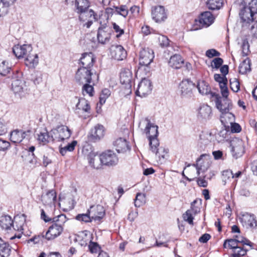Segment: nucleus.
Segmentation results:
<instances>
[{"label": "nucleus", "instance_id": "nucleus-1", "mask_svg": "<svg viewBox=\"0 0 257 257\" xmlns=\"http://www.w3.org/2000/svg\"><path fill=\"white\" fill-rule=\"evenodd\" d=\"M90 5L89 0H75V11L79 15V20L82 22L87 21L83 25L87 28H89L93 24L92 20L88 19L93 18L94 21L98 20L97 14L92 9H89Z\"/></svg>", "mask_w": 257, "mask_h": 257}, {"label": "nucleus", "instance_id": "nucleus-2", "mask_svg": "<svg viewBox=\"0 0 257 257\" xmlns=\"http://www.w3.org/2000/svg\"><path fill=\"white\" fill-rule=\"evenodd\" d=\"M257 0H243V7L241 9L239 16L243 23L249 24L252 22V17L254 11L257 10L255 8V3Z\"/></svg>", "mask_w": 257, "mask_h": 257}, {"label": "nucleus", "instance_id": "nucleus-3", "mask_svg": "<svg viewBox=\"0 0 257 257\" xmlns=\"http://www.w3.org/2000/svg\"><path fill=\"white\" fill-rule=\"evenodd\" d=\"M97 21L99 22L100 26L98 29L97 39L99 43L105 44L109 42L110 38V30L107 27L108 17L105 14L99 15V18Z\"/></svg>", "mask_w": 257, "mask_h": 257}, {"label": "nucleus", "instance_id": "nucleus-4", "mask_svg": "<svg viewBox=\"0 0 257 257\" xmlns=\"http://www.w3.org/2000/svg\"><path fill=\"white\" fill-rule=\"evenodd\" d=\"M211 98L215 101L216 108L222 114L227 113L232 107V103L228 98H222L218 94L212 93Z\"/></svg>", "mask_w": 257, "mask_h": 257}, {"label": "nucleus", "instance_id": "nucleus-5", "mask_svg": "<svg viewBox=\"0 0 257 257\" xmlns=\"http://www.w3.org/2000/svg\"><path fill=\"white\" fill-rule=\"evenodd\" d=\"M144 120L147 122L144 132L149 141V146H151L154 144V141H159L158 139V126L151 123L148 117H146Z\"/></svg>", "mask_w": 257, "mask_h": 257}, {"label": "nucleus", "instance_id": "nucleus-6", "mask_svg": "<svg viewBox=\"0 0 257 257\" xmlns=\"http://www.w3.org/2000/svg\"><path fill=\"white\" fill-rule=\"evenodd\" d=\"M231 152L232 157L237 159L245 153V147L243 141L237 138H233L230 141Z\"/></svg>", "mask_w": 257, "mask_h": 257}, {"label": "nucleus", "instance_id": "nucleus-7", "mask_svg": "<svg viewBox=\"0 0 257 257\" xmlns=\"http://www.w3.org/2000/svg\"><path fill=\"white\" fill-rule=\"evenodd\" d=\"M151 16L152 19L157 23L164 22L168 17L167 11L162 6L153 7L151 10Z\"/></svg>", "mask_w": 257, "mask_h": 257}, {"label": "nucleus", "instance_id": "nucleus-8", "mask_svg": "<svg viewBox=\"0 0 257 257\" xmlns=\"http://www.w3.org/2000/svg\"><path fill=\"white\" fill-rule=\"evenodd\" d=\"M92 75V70L79 68L76 73L75 79L76 82L80 85L84 83H91Z\"/></svg>", "mask_w": 257, "mask_h": 257}, {"label": "nucleus", "instance_id": "nucleus-9", "mask_svg": "<svg viewBox=\"0 0 257 257\" xmlns=\"http://www.w3.org/2000/svg\"><path fill=\"white\" fill-rule=\"evenodd\" d=\"M152 90L151 81L145 77L142 78L141 81L139 83L136 94L140 97H145L150 94Z\"/></svg>", "mask_w": 257, "mask_h": 257}, {"label": "nucleus", "instance_id": "nucleus-10", "mask_svg": "<svg viewBox=\"0 0 257 257\" xmlns=\"http://www.w3.org/2000/svg\"><path fill=\"white\" fill-rule=\"evenodd\" d=\"M195 84L189 79H183L179 84V90L182 97H190Z\"/></svg>", "mask_w": 257, "mask_h": 257}, {"label": "nucleus", "instance_id": "nucleus-11", "mask_svg": "<svg viewBox=\"0 0 257 257\" xmlns=\"http://www.w3.org/2000/svg\"><path fill=\"white\" fill-rule=\"evenodd\" d=\"M239 220L242 226L246 228L256 229L257 220L253 214L245 213L239 218Z\"/></svg>", "mask_w": 257, "mask_h": 257}, {"label": "nucleus", "instance_id": "nucleus-12", "mask_svg": "<svg viewBox=\"0 0 257 257\" xmlns=\"http://www.w3.org/2000/svg\"><path fill=\"white\" fill-rule=\"evenodd\" d=\"M154 144L150 146V148L152 153H154L156 157L159 159V161L161 163L164 161L166 155L168 154V150L164 147H160L159 141H154Z\"/></svg>", "mask_w": 257, "mask_h": 257}, {"label": "nucleus", "instance_id": "nucleus-13", "mask_svg": "<svg viewBox=\"0 0 257 257\" xmlns=\"http://www.w3.org/2000/svg\"><path fill=\"white\" fill-rule=\"evenodd\" d=\"M214 20V17L210 12L206 11L202 13L198 17V20H196V24H199L200 28H207L210 26Z\"/></svg>", "mask_w": 257, "mask_h": 257}, {"label": "nucleus", "instance_id": "nucleus-14", "mask_svg": "<svg viewBox=\"0 0 257 257\" xmlns=\"http://www.w3.org/2000/svg\"><path fill=\"white\" fill-rule=\"evenodd\" d=\"M154 58L153 51L148 48H143L140 52V65H149Z\"/></svg>", "mask_w": 257, "mask_h": 257}, {"label": "nucleus", "instance_id": "nucleus-15", "mask_svg": "<svg viewBox=\"0 0 257 257\" xmlns=\"http://www.w3.org/2000/svg\"><path fill=\"white\" fill-rule=\"evenodd\" d=\"M88 210L94 221H100L105 215V210L101 205H92Z\"/></svg>", "mask_w": 257, "mask_h": 257}, {"label": "nucleus", "instance_id": "nucleus-16", "mask_svg": "<svg viewBox=\"0 0 257 257\" xmlns=\"http://www.w3.org/2000/svg\"><path fill=\"white\" fill-rule=\"evenodd\" d=\"M33 48L30 45H16L13 48V53L19 59L25 58L32 52Z\"/></svg>", "mask_w": 257, "mask_h": 257}, {"label": "nucleus", "instance_id": "nucleus-17", "mask_svg": "<svg viewBox=\"0 0 257 257\" xmlns=\"http://www.w3.org/2000/svg\"><path fill=\"white\" fill-rule=\"evenodd\" d=\"M101 159L103 165L106 166H114L118 162V158L116 154L110 150L102 153Z\"/></svg>", "mask_w": 257, "mask_h": 257}, {"label": "nucleus", "instance_id": "nucleus-18", "mask_svg": "<svg viewBox=\"0 0 257 257\" xmlns=\"http://www.w3.org/2000/svg\"><path fill=\"white\" fill-rule=\"evenodd\" d=\"M87 160L89 165L94 169H99L103 165L101 154L98 156L96 152H90L87 155Z\"/></svg>", "mask_w": 257, "mask_h": 257}, {"label": "nucleus", "instance_id": "nucleus-19", "mask_svg": "<svg viewBox=\"0 0 257 257\" xmlns=\"http://www.w3.org/2000/svg\"><path fill=\"white\" fill-rule=\"evenodd\" d=\"M104 126L101 124H97L91 130L89 135V139L93 142L99 141L104 137Z\"/></svg>", "mask_w": 257, "mask_h": 257}, {"label": "nucleus", "instance_id": "nucleus-20", "mask_svg": "<svg viewBox=\"0 0 257 257\" xmlns=\"http://www.w3.org/2000/svg\"><path fill=\"white\" fill-rule=\"evenodd\" d=\"M94 61L95 58L92 53H83L80 59V64L81 65L80 68H85L88 70H92L91 68L93 66Z\"/></svg>", "mask_w": 257, "mask_h": 257}, {"label": "nucleus", "instance_id": "nucleus-21", "mask_svg": "<svg viewBox=\"0 0 257 257\" xmlns=\"http://www.w3.org/2000/svg\"><path fill=\"white\" fill-rule=\"evenodd\" d=\"M110 55L113 59L120 61L125 59L127 53L121 45L112 46L110 49Z\"/></svg>", "mask_w": 257, "mask_h": 257}, {"label": "nucleus", "instance_id": "nucleus-22", "mask_svg": "<svg viewBox=\"0 0 257 257\" xmlns=\"http://www.w3.org/2000/svg\"><path fill=\"white\" fill-rule=\"evenodd\" d=\"M120 82L121 84H125L126 88L131 89L132 73L129 69L123 68L121 69L120 73Z\"/></svg>", "mask_w": 257, "mask_h": 257}, {"label": "nucleus", "instance_id": "nucleus-23", "mask_svg": "<svg viewBox=\"0 0 257 257\" xmlns=\"http://www.w3.org/2000/svg\"><path fill=\"white\" fill-rule=\"evenodd\" d=\"M57 194L56 191L53 190L48 191L45 194L41 196V201L45 206L54 205L55 206L56 201Z\"/></svg>", "mask_w": 257, "mask_h": 257}, {"label": "nucleus", "instance_id": "nucleus-24", "mask_svg": "<svg viewBox=\"0 0 257 257\" xmlns=\"http://www.w3.org/2000/svg\"><path fill=\"white\" fill-rule=\"evenodd\" d=\"M63 231V227L61 226H57L52 224L45 233V237L47 240H52L59 236Z\"/></svg>", "mask_w": 257, "mask_h": 257}, {"label": "nucleus", "instance_id": "nucleus-25", "mask_svg": "<svg viewBox=\"0 0 257 257\" xmlns=\"http://www.w3.org/2000/svg\"><path fill=\"white\" fill-rule=\"evenodd\" d=\"M30 133V131L24 132L22 130H15L11 134L10 140L12 142L15 144H18L28 137Z\"/></svg>", "mask_w": 257, "mask_h": 257}, {"label": "nucleus", "instance_id": "nucleus-26", "mask_svg": "<svg viewBox=\"0 0 257 257\" xmlns=\"http://www.w3.org/2000/svg\"><path fill=\"white\" fill-rule=\"evenodd\" d=\"M211 107L207 104H202L198 110V117L205 120L210 119L212 116Z\"/></svg>", "mask_w": 257, "mask_h": 257}, {"label": "nucleus", "instance_id": "nucleus-27", "mask_svg": "<svg viewBox=\"0 0 257 257\" xmlns=\"http://www.w3.org/2000/svg\"><path fill=\"white\" fill-rule=\"evenodd\" d=\"M184 62V59L180 55L175 54L170 57L168 64L172 68L178 69L182 67Z\"/></svg>", "mask_w": 257, "mask_h": 257}, {"label": "nucleus", "instance_id": "nucleus-28", "mask_svg": "<svg viewBox=\"0 0 257 257\" xmlns=\"http://www.w3.org/2000/svg\"><path fill=\"white\" fill-rule=\"evenodd\" d=\"M113 145L118 153H124L130 149L126 140L122 138L116 139L113 143Z\"/></svg>", "mask_w": 257, "mask_h": 257}, {"label": "nucleus", "instance_id": "nucleus-29", "mask_svg": "<svg viewBox=\"0 0 257 257\" xmlns=\"http://www.w3.org/2000/svg\"><path fill=\"white\" fill-rule=\"evenodd\" d=\"M50 132H48L46 128L42 130L37 134V141L39 143L43 145H46L51 142Z\"/></svg>", "mask_w": 257, "mask_h": 257}, {"label": "nucleus", "instance_id": "nucleus-30", "mask_svg": "<svg viewBox=\"0 0 257 257\" xmlns=\"http://www.w3.org/2000/svg\"><path fill=\"white\" fill-rule=\"evenodd\" d=\"M197 88L199 92L202 95H207L213 93L211 91V87L207 82L204 80H200L198 82Z\"/></svg>", "mask_w": 257, "mask_h": 257}, {"label": "nucleus", "instance_id": "nucleus-31", "mask_svg": "<svg viewBox=\"0 0 257 257\" xmlns=\"http://www.w3.org/2000/svg\"><path fill=\"white\" fill-rule=\"evenodd\" d=\"M13 220L8 215H2L0 217V226L3 229L8 230L13 227Z\"/></svg>", "mask_w": 257, "mask_h": 257}, {"label": "nucleus", "instance_id": "nucleus-32", "mask_svg": "<svg viewBox=\"0 0 257 257\" xmlns=\"http://www.w3.org/2000/svg\"><path fill=\"white\" fill-rule=\"evenodd\" d=\"M25 58V64L30 68L35 67L39 63L38 56L36 54L31 52Z\"/></svg>", "mask_w": 257, "mask_h": 257}, {"label": "nucleus", "instance_id": "nucleus-33", "mask_svg": "<svg viewBox=\"0 0 257 257\" xmlns=\"http://www.w3.org/2000/svg\"><path fill=\"white\" fill-rule=\"evenodd\" d=\"M25 82L21 79H14L12 83V89L14 92L20 93L23 91Z\"/></svg>", "mask_w": 257, "mask_h": 257}, {"label": "nucleus", "instance_id": "nucleus-34", "mask_svg": "<svg viewBox=\"0 0 257 257\" xmlns=\"http://www.w3.org/2000/svg\"><path fill=\"white\" fill-rule=\"evenodd\" d=\"M11 251L9 244L4 242L0 238V256L1 257H9Z\"/></svg>", "mask_w": 257, "mask_h": 257}, {"label": "nucleus", "instance_id": "nucleus-35", "mask_svg": "<svg viewBox=\"0 0 257 257\" xmlns=\"http://www.w3.org/2000/svg\"><path fill=\"white\" fill-rule=\"evenodd\" d=\"M58 132L61 138V141L69 139L71 135L70 130L65 125L58 126Z\"/></svg>", "mask_w": 257, "mask_h": 257}, {"label": "nucleus", "instance_id": "nucleus-36", "mask_svg": "<svg viewBox=\"0 0 257 257\" xmlns=\"http://www.w3.org/2000/svg\"><path fill=\"white\" fill-rule=\"evenodd\" d=\"M76 106L78 109L82 110L86 112H90V106L89 103L85 98H81L79 99Z\"/></svg>", "mask_w": 257, "mask_h": 257}, {"label": "nucleus", "instance_id": "nucleus-37", "mask_svg": "<svg viewBox=\"0 0 257 257\" xmlns=\"http://www.w3.org/2000/svg\"><path fill=\"white\" fill-rule=\"evenodd\" d=\"M251 62L249 58L244 60L239 65V72L240 74H244L247 72H249L251 70L250 68Z\"/></svg>", "mask_w": 257, "mask_h": 257}, {"label": "nucleus", "instance_id": "nucleus-38", "mask_svg": "<svg viewBox=\"0 0 257 257\" xmlns=\"http://www.w3.org/2000/svg\"><path fill=\"white\" fill-rule=\"evenodd\" d=\"M25 219L20 216H16L13 220V227L15 230L21 231L23 230V225Z\"/></svg>", "mask_w": 257, "mask_h": 257}, {"label": "nucleus", "instance_id": "nucleus-39", "mask_svg": "<svg viewBox=\"0 0 257 257\" xmlns=\"http://www.w3.org/2000/svg\"><path fill=\"white\" fill-rule=\"evenodd\" d=\"M207 5L210 10H219L223 6V0H208Z\"/></svg>", "mask_w": 257, "mask_h": 257}, {"label": "nucleus", "instance_id": "nucleus-40", "mask_svg": "<svg viewBox=\"0 0 257 257\" xmlns=\"http://www.w3.org/2000/svg\"><path fill=\"white\" fill-rule=\"evenodd\" d=\"M114 13L116 14L120 15L124 18H126L128 15V8L125 5H121L119 6L114 7Z\"/></svg>", "mask_w": 257, "mask_h": 257}, {"label": "nucleus", "instance_id": "nucleus-41", "mask_svg": "<svg viewBox=\"0 0 257 257\" xmlns=\"http://www.w3.org/2000/svg\"><path fill=\"white\" fill-rule=\"evenodd\" d=\"M66 221L67 218L66 215L61 214L52 218V222L53 223V224H56L57 226H61L62 227H63Z\"/></svg>", "mask_w": 257, "mask_h": 257}, {"label": "nucleus", "instance_id": "nucleus-42", "mask_svg": "<svg viewBox=\"0 0 257 257\" xmlns=\"http://www.w3.org/2000/svg\"><path fill=\"white\" fill-rule=\"evenodd\" d=\"M79 238L81 237L82 239L80 240V244L81 246H86L88 243H90L91 240V236L89 232L85 230L82 233L81 235L78 236Z\"/></svg>", "mask_w": 257, "mask_h": 257}, {"label": "nucleus", "instance_id": "nucleus-43", "mask_svg": "<svg viewBox=\"0 0 257 257\" xmlns=\"http://www.w3.org/2000/svg\"><path fill=\"white\" fill-rule=\"evenodd\" d=\"M238 245L236 238L228 239L225 240L223 243V247L226 248L227 246L233 249L234 251L235 249L238 248Z\"/></svg>", "mask_w": 257, "mask_h": 257}, {"label": "nucleus", "instance_id": "nucleus-44", "mask_svg": "<svg viewBox=\"0 0 257 257\" xmlns=\"http://www.w3.org/2000/svg\"><path fill=\"white\" fill-rule=\"evenodd\" d=\"M146 202V195L145 194L138 193L134 201V204L136 207H140Z\"/></svg>", "mask_w": 257, "mask_h": 257}, {"label": "nucleus", "instance_id": "nucleus-45", "mask_svg": "<svg viewBox=\"0 0 257 257\" xmlns=\"http://www.w3.org/2000/svg\"><path fill=\"white\" fill-rule=\"evenodd\" d=\"M77 144L76 141H73L70 144H68L67 146L63 148H60V153L62 155L64 156L67 151L72 152L73 151Z\"/></svg>", "mask_w": 257, "mask_h": 257}, {"label": "nucleus", "instance_id": "nucleus-46", "mask_svg": "<svg viewBox=\"0 0 257 257\" xmlns=\"http://www.w3.org/2000/svg\"><path fill=\"white\" fill-rule=\"evenodd\" d=\"M75 218L76 220L79 221L84 222L85 223L90 222L93 220V219L91 218L90 214L89 213L88 210H87L86 213L78 214L76 216Z\"/></svg>", "mask_w": 257, "mask_h": 257}, {"label": "nucleus", "instance_id": "nucleus-47", "mask_svg": "<svg viewBox=\"0 0 257 257\" xmlns=\"http://www.w3.org/2000/svg\"><path fill=\"white\" fill-rule=\"evenodd\" d=\"M234 178V174L230 170L223 171L222 174V180L223 185H225L226 183L230 180L231 178Z\"/></svg>", "mask_w": 257, "mask_h": 257}, {"label": "nucleus", "instance_id": "nucleus-48", "mask_svg": "<svg viewBox=\"0 0 257 257\" xmlns=\"http://www.w3.org/2000/svg\"><path fill=\"white\" fill-rule=\"evenodd\" d=\"M11 68L8 66V62L3 61L0 63V74L3 76L7 75L10 72Z\"/></svg>", "mask_w": 257, "mask_h": 257}, {"label": "nucleus", "instance_id": "nucleus-49", "mask_svg": "<svg viewBox=\"0 0 257 257\" xmlns=\"http://www.w3.org/2000/svg\"><path fill=\"white\" fill-rule=\"evenodd\" d=\"M90 83H84L81 84L83 85L82 87V92L83 94H88L90 96H93L94 88L92 85L89 84Z\"/></svg>", "mask_w": 257, "mask_h": 257}, {"label": "nucleus", "instance_id": "nucleus-50", "mask_svg": "<svg viewBox=\"0 0 257 257\" xmlns=\"http://www.w3.org/2000/svg\"><path fill=\"white\" fill-rule=\"evenodd\" d=\"M110 92L109 89H103L100 94L99 103L101 105L105 103L106 99L110 96Z\"/></svg>", "mask_w": 257, "mask_h": 257}, {"label": "nucleus", "instance_id": "nucleus-51", "mask_svg": "<svg viewBox=\"0 0 257 257\" xmlns=\"http://www.w3.org/2000/svg\"><path fill=\"white\" fill-rule=\"evenodd\" d=\"M235 238H236L237 242L239 245V244H241L242 245H247L250 247V248L252 249L253 248V246L254 245V243L251 242L248 239L243 237V236H235Z\"/></svg>", "mask_w": 257, "mask_h": 257}, {"label": "nucleus", "instance_id": "nucleus-52", "mask_svg": "<svg viewBox=\"0 0 257 257\" xmlns=\"http://www.w3.org/2000/svg\"><path fill=\"white\" fill-rule=\"evenodd\" d=\"M137 74L142 76L144 74L146 76H149L150 74V68L149 67V65H140Z\"/></svg>", "mask_w": 257, "mask_h": 257}, {"label": "nucleus", "instance_id": "nucleus-53", "mask_svg": "<svg viewBox=\"0 0 257 257\" xmlns=\"http://www.w3.org/2000/svg\"><path fill=\"white\" fill-rule=\"evenodd\" d=\"M10 6L3 0H0V17L4 16L8 13Z\"/></svg>", "mask_w": 257, "mask_h": 257}, {"label": "nucleus", "instance_id": "nucleus-54", "mask_svg": "<svg viewBox=\"0 0 257 257\" xmlns=\"http://www.w3.org/2000/svg\"><path fill=\"white\" fill-rule=\"evenodd\" d=\"M194 215L191 210H187L186 212L183 214V217L184 220L187 221L189 224L193 225Z\"/></svg>", "mask_w": 257, "mask_h": 257}, {"label": "nucleus", "instance_id": "nucleus-55", "mask_svg": "<svg viewBox=\"0 0 257 257\" xmlns=\"http://www.w3.org/2000/svg\"><path fill=\"white\" fill-rule=\"evenodd\" d=\"M230 87L231 89L237 92L240 89V84L237 79L234 78L230 80Z\"/></svg>", "mask_w": 257, "mask_h": 257}, {"label": "nucleus", "instance_id": "nucleus-56", "mask_svg": "<svg viewBox=\"0 0 257 257\" xmlns=\"http://www.w3.org/2000/svg\"><path fill=\"white\" fill-rule=\"evenodd\" d=\"M50 138L52 137V139H51V142H53L54 141L61 142V138L58 132V126L55 128L52 129L50 132Z\"/></svg>", "mask_w": 257, "mask_h": 257}, {"label": "nucleus", "instance_id": "nucleus-57", "mask_svg": "<svg viewBox=\"0 0 257 257\" xmlns=\"http://www.w3.org/2000/svg\"><path fill=\"white\" fill-rule=\"evenodd\" d=\"M159 45L162 47H166L169 45V40L164 35H160L158 37Z\"/></svg>", "mask_w": 257, "mask_h": 257}, {"label": "nucleus", "instance_id": "nucleus-58", "mask_svg": "<svg viewBox=\"0 0 257 257\" xmlns=\"http://www.w3.org/2000/svg\"><path fill=\"white\" fill-rule=\"evenodd\" d=\"M112 28L114 31V32L116 34V37L117 38L120 37L121 36H122L124 32V29L122 28H121L117 24H116L115 23H113L112 24Z\"/></svg>", "mask_w": 257, "mask_h": 257}, {"label": "nucleus", "instance_id": "nucleus-59", "mask_svg": "<svg viewBox=\"0 0 257 257\" xmlns=\"http://www.w3.org/2000/svg\"><path fill=\"white\" fill-rule=\"evenodd\" d=\"M223 63V60L222 58L217 57L214 58L212 62L211 66L212 68H214L216 69H218L221 67Z\"/></svg>", "mask_w": 257, "mask_h": 257}, {"label": "nucleus", "instance_id": "nucleus-60", "mask_svg": "<svg viewBox=\"0 0 257 257\" xmlns=\"http://www.w3.org/2000/svg\"><path fill=\"white\" fill-rule=\"evenodd\" d=\"M241 48L242 55L243 56H247L249 52V45L247 40L243 41Z\"/></svg>", "mask_w": 257, "mask_h": 257}, {"label": "nucleus", "instance_id": "nucleus-61", "mask_svg": "<svg viewBox=\"0 0 257 257\" xmlns=\"http://www.w3.org/2000/svg\"><path fill=\"white\" fill-rule=\"evenodd\" d=\"M211 134L206 132H202L199 135V139L201 143L204 144H207L209 142L208 137H210Z\"/></svg>", "mask_w": 257, "mask_h": 257}, {"label": "nucleus", "instance_id": "nucleus-62", "mask_svg": "<svg viewBox=\"0 0 257 257\" xmlns=\"http://www.w3.org/2000/svg\"><path fill=\"white\" fill-rule=\"evenodd\" d=\"M219 86L223 97L222 98H228L229 92L227 87V83H222V84H220Z\"/></svg>", "mask_w": 257, "mask_h": 257}, {"label": "nucleus", "instance_id": "nucleus-63", "mask_svg": "<svg viewBox=\"0 0 257 257\" xmlns=\"http://www.w3.org/2000/svg\"><path fill=\"white\" fill-rule=\"evenodd\" d=\"M214 80L219 83V85L222 83H227V80L226 77L223 76H221L220 74H215L214 75Z\"/></svg>", "mask_w": 257, "mask_h": 257}, {"label": "nucleus", "instance_id": "nucleus-64", "mask_svg": "<svg viewBox=\"0 0 257 257\" xmlns=\"http://www.w3.org/2000/svg\"><path fill=\"white\" fill-rule=\"evenodd\" d=\"M88 247L91 253H96L97 252L99 248L98 244L96 242H94L91 241L90 242Z\"/></svg>", "mask_w": 257, "mask_h": 257}]
</instances>
